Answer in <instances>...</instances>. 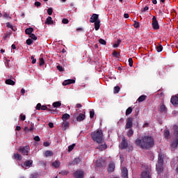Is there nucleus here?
<instances>
[{"mask_svg": "<svg viewBox=\"0 0 178 178\" xmlns=\"http://www.w3.org/2000/svg\"><path fill=\"white\" fill-rule=\"evenodd\" d=\"M44 63H45V61L44 60V58H40V63H39V65H40V66H42L43 65H44Z\"/></svg>", "mask_w": 178, "mask_h": 178, "instance_id": "13d9d810", "label": "nucleus"}, {"mask_svg": "<svg viewBox=\"0 0 178 178\" xmlns=\"http://www.w3.org/2000/svg\"><path fill=\"white\" fill-rule=\"evenodd\" d=\"M92 139L93 141H96L98 144L102 143V140L104 135L102 134V130H97L91 134Z\"/></svg>", "mask_w": 178, "mask_h": 178, "instance_id": "7ed1b4c3", "label": "nucleus"}, {"mask_svg": "<svg viewBox=\"0 0 178 178\" xmlns=\"http://www.w3.org/2000/svg\"><path fill=\"white\" fill-rule=\"evenodd\" d=\"M96 166H97V168H102V161L97 160L96 161Z\"/></svg>", "mask_w": 178, "mask_h": 178, "instance_id": "e433bc0d", "label": "nucleus"}, {"mask_svg": "<svg viewBox=\"0 0 178 178\" xmlns=\"http://www.w3.org/2000/svg\"><path fill=\"white\" fill-rule=\"evenodd\" d=\"M35 6H37V8L41 6V3L40 1L35 2Z\"/></svg>", "mask_w": 178, "mask_h": 178, "instance_id": "69168bd1", "label": "nucleus"}, {"mask_svg": "<svg viewBox=\"0 0 178 178\" xmlns=\"http://www.w3.org/2000/svg\"><path fill=\"white\" fill-rule=\"evenodd\" d=\"M52 166H54V168H59L60 166V161H55L52 163Z\"/></svg>", "mask_w": 178, "mask_h": 178, "instance_id": "c756f323", "label": "nucleus"}, {"mask_svg": "<svg viewBox=\"0 0 178 178\" xmlns=\"http://www.w3.org/2000/svg\"><path fill=\"white\" fill-rule=\"evenodd\" d=\"M134 26L135 29H138V27H140V22L134 21Z\"/></svg>", "mask_w": 178, "mask_h": 178, "instance_id": "a18cd8bd", "label": "nucleus"}, {"mask_svg": "<svg viewBox=\"0 0 178 178\" xmlns=\"http://www.w3.org/2000/svg\"><path fill=\"white\" fill-rule=\"evenodd\" d=\"M76 80L74 79H67L63 82V86H69V84H74Z\"/></svg>", "mask_w": 178, "mask_h": 178, "instance_id": "ddd939ff", "label": "nucleus"}, {"mask_svg": "<svg viewBox=\"0 0 178 178\" xmlns=\"http://www.w3.org/2000/svg\"><path fill=\"white\" fill-rule=\"evenodd\" d=\"M31 165H33V160H28V161H25V163L24 164H22L21 166L22 168H24L25 166L26 168H30V166H31Z\"/></svg>", "mask_w": 178, "mask_h": 178, "instance_id": "4468645a", "label": "nucleus"}, {"mask_svg": "<svg viewBox=\"0 0 178 178\" xmlns=\"http://www.w3.org/2000/svg\"><path fill=\"white\" fill-rule=\"evenodd\" d=\"M148 9H149V8L148 6H145L142 10V13H144V12H147V10H148Z\"/></svg>", "mask_w": 178, "mask_h": 178, "instance_id": "680f3d73", "label": "nucleus"}, {"mask_svg": "<svg viewBox=\"0 0 178 178\" xmlns=\"http://www.w3.org/2000/svg\"><path fill=\"white\" fill-rule=\"evenodd\" d=\"M13 159H16L17 161H22V159H23V156H22V155L18 153H15L13 156Z\"/></svg>", "mask_w": 178, "mask_h": 178, "instance_id": "a211bd4d", "label": "nucleus"}, {"mask_svg": "<svg viewBox=\"0 0 178 178\" xmlns=\"http://www.w3.org/2000/svg\"><path fill=\"white\" fill-rule=\"evenodd\" d=\"M95 115V112H94V111H91L90 112V119H92V118H94Z\"/></svg>", "mask_w": 178, "mask_h": 178, "instance_id": "4d7b16f0", "label": "nucleus"}, {"mask_svg": "<svg viewBox=\"0 0 178 178\" xmlns=\"http://www.w3.org/2000/svg\"><path fill=\"white\" fill-rule=\"evenodd\" d=\"M57 69L59 72H63V67L60 65H57Z\"/></svg>", "mask_w": 178, "mask_h": 178, "instance_id": "bf43d9fd", "label": "nucleus"}, {"mask_svg": "<svg viewBox=\"0 0 178 178\" xmlns=\"http://www.w3.org/2000/svg\"><path fill=\"white\" fill-rule=\"evenodd\" d=\"M29 37L30 38H31V40L37 41V37L35 36V35H34V33H31Z\"/></svg>", "mask_w": 178, "mask_h": 178, "instance_id": "c03bdc74", "label": "nucleus"}, {"mask_svg": "<svg viewBox=\"0 0 178 178\" xmlns=\"http://www.w3.org/2000/svg\"><path fill=\"white\" fill-rule=\"evenodd\" d=\"M76 147V144L73 143L72 145H70L68 147V152H72V151H73V149H74V147Z\"/></svg>", "mask_w": 178, "mask_h": 178, "instance_id": "72a5a7b5", "label": "nucleus"}, {"mask_svg": "<svg viewBox=\"0 0 178 178\" xmlns=\"http://www.w3.org/2000/svg\"><path fill=\"white\" fill-rule=\"evenodd\" d=\"M70 123L67 121H64V122H63L62 124V127H63V130H66L67 129H69V126H70Z\"/></svg>", "mask_w": 178, "mask_h": 178, "instance_id": "aec40b11", "label": "nucleus"}, {"mask_svg": "<svg viewBox=\"0 0 178 178\" xmlns=\"http://www.w3.org/2000/svg\"><path fill=\"white\" fill-rule=\"evenodd\" d=\"M163 136L165 138L169 140V138H170V131L168 129H165L163 131Z\"/></svg>", "mask_w": 178, "mask_h": 178, "instance_id": "dca6fc26", "label": "nucleus"}, {"mask_svg": "<svg viewBox=\"0 0 178 178\" xmlns=\"http://www.w3.org/2000/svg\"><path fill=\"white\" fill-rule=\"evenodd\" d=\"M133 112V108L131 107H129L126 111V116H129Z\"/></svg>", "mask_w": 178, "mask_h": 178, "instance_id": "4c0bfd02", "label": "nucleus"}, {"mask_svg": "<svg viewBox=\"0 0 178 178\" xmlns=\"http://www.w3.org/2000/svg\"><path fill=\"white\" fill-rule=\"evenodd\" d=\"M26 44H27V45H31V44H33V40H31V39H27L26 40Z\"/></svg>", "mask_w": 178, "mask_h": 178, "instance_id": "864d4df0", "label": "nucleus"}, {"mask_svg": "<svg viewBox=\"0 0 178 178\" xmlns=\"http://www.w3.org/2000/svg\"><path fill=\"white\" fill-rule=\"evenodd\" d=\"M145 99H147V95H143L138 97V102H144Z\"/></svg>", "mask_w": 178, "mask_h": 178, "instance_id": "393cba45", "label": "nucleus"}, {"mask_svg": "<svg viewBox=\"0 0 178 178\" xmlns=\"http://www.w3.org/2000/svg\"><path fill=\"white\" fill-rule=\"evenodd\" d=\"M42 111H47V112H54V111L52 109L48 108V107H47V106H42L41 108Z\"/></svg>", "mask_w": 178, "mask_h": 178, "instance_id": "7c9ffc66", "label": "nucleus"}, {"mask_svg": "<svg viewBox=\"0 0 178 178\" xmlns=\"http://www.w3.org/2000/svg\"><path fill=\"white\" fill-rule=\"evenodd\" d=\"M99 42L102 45H106V41L105 40L102 39V38L99 40Z\"/></svg>", "mask_w": 178, "mask_h": 178, "instance_id": "a19ab883", "label": "nucleus"}, {"mask_svg": "<svg viewBox=\"0 0 178 178\" xmlns=\"http://www.w3.org/2000/svg\"><path fill=\"white\" fill-rule=\"evenodd\" d=\"M113 56H115V58H118V56H120V54L119 53H118V51H114L113 52Z\"/></svg>", "mask_w": 178, "mask_h": 178, "instance_id": "8fccbe9b", "label": "nucleus"}, {"mask_svg": "<svg viewBox=\"0 0 178 178\" xmlns=\"http://www.w3.org/2000/svg\"><path fill=\"white\" fill-rule=\"evenodd\" d=\"M19 152L22 154V155H29V153L30 152V147L25 146L24 147H20L19 149Z\"/></svg>", "mask_w": 178, "mask_h": 178, "instance_id": "20e7f679", "label": "nucleus"}, {"mask_svg": "<svg viewBox=\"0 0 178 178\" xmlns=\"http://www.w3.org/2000/svg\"><path fill=\"white\" fill-rule=\"evenodd\" d=\"M95 23V30L96 31H98V30H99V27H101V21H96V22Z\"/></svg>", "mask_w": 178, "mask_h": 178, "instance_id": "4be33fe9", "label": "nucleus"}, {"mask_svg": "<svg viewBox=\"0 0 178 178\" xmlns=\"http://www.w3.org/2000/svg\"><path fill=\"white\" fill-rule=\"evenodd\" d=\"M170 102L172 105H178V95L172 96Z\"/></svg>", "mask_w": 178, "mask_h": 178, "instance_id": "f8f14e48", "label": "nucleus"}, {"mask_svg": "<svg viewBox=\"0 0 178 178\" xmlns=\"http://www.w3.org/2000/svg\"><path fill=\"white\" fill-rule=\"evenodd\" d=\"M160 112H166V106H165V104H161L160 106Z\"/></svg>", "mask_w": 178, "mask_h": 178, "instance_id": "c9c22d12", "label": "nucleus"}, {"mask_svg": "<svg viewBox=\"0 0 178 178\" xmlns=\"http://www.w3.org/2000/svg\"><path fill=\"white\" fill-rule=\"evenodd\" d=\"M6 26H7V27H8V29H13V25L11 24L10 23H9V22H8L6 24Z\"/></svg>", "mask_w": 178, "mask_h": 178, "instance_id": "0e129e2a", "label": "nucleus"}, {"mask_svg": "<svg viewBox=\"0 0 178 178\" xmlns=\"http://www.w3.org/2000/svg\"><path fill=\"white\" fill-rule=\"evenodd\" d=\"M174 136L175 137L178 136V126L177 125H174Z\"/></svg>", "mask_w": 178, "mask_h": 178, "instance_id": "c85d7f7f", "label": "nucleus"}, {"mask_svg": "<svg viewBox=\"0 0 178 178\" xmlns=\"http://www.w3.org/2000/svg\"><path fill=\"white\" fill-rule=\"evenodd\" d=\"M40 176V175L38 172H33L31 175V178H37Z\"/></svg>", "mask_w": 178, "mask_h": 178, "instance_id": "37998d69", "label": "nucleus"}, {"mask_svg": "<svg viewBox=\"0 0 178 178\" xmlns=\"http://www.w3.org/2000/svg\"><path fill=\"white\" fill-rule=\"evenodd\" d=\"M129 147V143H127V140H126V138L124 137L122 139V142L119 145V147L121 149H126V148H127Z\"/></svg>", "mask_w": 178, "mask_h": 178, "instance_id": "39448f33", "label": "nucleus"}, {"mask_svg": "<svg viewBox=\"0 0 178 178\" xmlns=\"http://www.w3.org/2000/svg\"><path fill=\"white\" fill-rule=\"evenodd\" d=\"M177 145H178V139L176 138L175 140H173V142L171 144V147L172 148H177Z\"/></svg>", "mask_w": 178, "mask_h": 178, "instance_id": "bb28decb", "label": "nucleus"}, {"mask_svg": "<svg viewBox=\"0 0 178 178\" xmlns=\"http://www.w3.org/2000/svg\"><path fill=\"white\" fill-rule=\"evenodd\" d=\"M33 130H34V124L31 122L30 124L29 131H33Z\"/></svg>", "mask_w": 178, "mask_h": 178, "instance_id": "6e6d98bb", "label": "nucleus"}, {"mask_svg": "<svg viewBox=\"0 0 178 178\" xmlns=\"http://www.w3.org/2000/svg\"><path fill=\"white\" fill-rule=\"evenodd\" d=\"M163 49V47L161 44L156 47L157 52H162Z\"/></svg>", "mask_w": 178, "mask_h": 178, "instance_id": "79ce46f5", "label": "nucleus"}, {"mask_svg": "<svg viewBox=\"0 0 178 178\" xmlns=\"http://www.w3.org/2000/svg\"><path fill=\"white\" fill-rule=\"evenodd\" d=\"M106 148H108L106 144L100 145L98 147V149H99V151H104V149H106Z\"/></svg>", "mask_w": 178, "mask_h": 178, "instance_id": "cd10ccee", "label": "nucleus"}, {"mask_svg": "<svg viewBox=\"0 0 178 178\" xmlns=\"http://www.w3.org/2000/svg\"><path fill=\"white\" fill-rule=\"evenodd\" d=\"M99 15L97 14H92L90 19V23H95L99 21Z\"/></svg>", "mask_w": 178, "mask_h": 178, "instance_id": "1a4fd4ad", "label": "nucleus"}, {"mask_svg": "<svg viewBox=\"0 0 178 178\" xmlns=\"http://www.w3.org/2000/svg\"><path fill=\"white\" fill-rule=\"evenodd\" d=\"M3 16V17H5V19H8V17H10L9 14H8L6 13H4Z\"/></svg>", "mask_w": 178, "mask_h": 178, "instance_id": "338daca9", "label": "nucleus"}, {"mask_svg": "<svg viewBox=\"0 0 178 178\" xmlns=\"http://www.w3.org/2000/svg\"><path fill=\"white\" fill-rule=\"evenodd\" d=\"M68 174H69V172L66 170H63L60 172V175H62V176H66Z\"/></svg>", "mask_w": 178, "mask_h": 178, "instance_id": "09e8293b", "label": "nucleus"}, {"mask_svg": "<svg viewBox=\"0 0 178 178\" xmlns=\"http://www.w3.org/2000/svg\"><path fill=\"white\" fill-rule=\"evenodd\" d=\"M61 119L63 122H67L66 120H69L70 119V115L67 113H65L63 115Z\"/></svg>", "mask_w": 178, "mask_h": 178, "instance_id": "412c9836", "label": "nucleus"}, {"mask_svg": "<svg viewBox=\"0 0 178 178\" xmlns=\"http://www.w3.org/2000/svg\"><path fill=\"white\" fill-rule=\"evenodd\" d=\"M133 134H134V131L133 130V129L130 128L127 132V136L128 137H131Z\"/></svg>", "mask_w": 178, "mask_h": 178, "instance_id": "f704fd0d", "label": "nucleus"}, {"mask_svg": "<svg viewBox=\"0 0 178 178\" xmlns=\"http://www.w3.org/2000/svg\"><path fill=\"white\" fill-rule=\"evenodd\" d=\"M131 127H133V118H129L125 124V130H127V129H131Z\"/></svg>", "mask_w": 178, "mask_h": 178, "instance_id": "6e6552de", "label": "nucleus"}, {"mask_svg": "<svg viewBox=\"0 0 178 178\" xmlns=\"http://www.w3.org/2000/svg\"><path fill=\"white\" fill-rule=\"evenodd\" d=\"M80 162H81L80 158H75L72 161L70 162V165H78V163H80Z\"/></svg>", "mask_w": 178, "mask_h": 178, "instance_id": "f3484780", "label": "nucleus"}, {"mask_svg": "<svg viewBox=\"0 0 178 178\" xmlns=\"http://www.w3.org/2000/svg\"><path fill=\"white\" fill-rule=\"evenodd\" d=\"M165 159V154L159 153L158 156L157 163L156 164V170L158 175H161L163 172V162Z\"/></svg>", "mask_w": 178, "mask_h": 178, "instance_id": "f03ea898", "label": "nucleus"}, {"mask_svg": "<svg viewBox=\"0 0 178 178\" xmlns=\"http://www.w3.org/2000/svg\"><path fill=\"white\" fill-rule=\"evenodd\" d=\"M31 59L32 60V64L34 65V63H35V62H37V60L35 58H34V56H32L31 57Z\"/></svg>", "mask_w": 178, "mask_h": 178, "instance_id": "e2e57ef3", "label": "nucleus"}, {"mask_svg": "<svg viewBox=\"0 0 178 178\" xmlns=\"http://www.w3.org/2000/svg\"><path fill=\"white\" fill-rule=\"evenodd\" d=\"M120 42H122V40L119 39L117 42L113 44L114 48H118L119 45H120Z\"/></svg>", "mask_w": 178, "mask_h": 178, "instance_id": "58836bf2", "label": "nucleus"}, {"mask_svg": "<svg viewBox=\"0 0 178 178\" xmlns=\"http://www.w3.org/2000/svg\"><path fill=\"white\" fill-rule=\"evenodd\" d=\"M20 120H22V122H24V120H26V115L21 114L20 115Z\"/></svg>", "mask_w": 178, "mask_h": 178, "instance_id": "5fc2aeb1", "label": "nucleus"}, {"mask_svg": "<svg viewBox=\"0 0 178 178\" xmlns=\"http://www.w3.org/2000/svg\"><path fill=\"white\" fill-rule=\"evenodd\" d=\"M5 83L6 84H8V86H15V84H16V82L12 79H6Z\"/></svg>", "mask_w": 178, "mask_h": 178, "instance_id": "5701e85b", "label": "nucleus"}, {"mask_svg": "<svg viewBox=\"0 0 178 178\" xmlns=\"http://www.w3.org/2000/svg\"><path fill=\"white\" fill-rule=\"evenodd\" d=\"M136 144L138 147L142 148V149H151L155 145V140L152 136H146L141 137V138H137L136 140Z\"/></svg>", "mask_w": 178, "mask_h": 178, "instance_id": "f257e3e1", "label": "nucleus"}, {"mask_svg": "<svg viewBox=\"0 0 178 178\" xmlns=\"http://www.w3.org/2000/svg\"><path fill=\"white\" fill-rule=\"evenodd\" d=\"M114 171H115V163H111L108 166V173H111Z\"/></svg>", "mask_w": 178, "mask_h": 178, "instance_id": "2eb2a0df", "label": "nucleus"}, {"mask_svg": "<svg viewBox=\"0 0 178 178\" xmlns=\"http://www.w3.org/2000/svg\"><path fill=\"white\" fill-rule=\"evenodd\" d=\"M122 177L123 178H129V170L127 168L123 167L122 170Z\"/></svg>", "mask_w": 178, "mask_h": 178, "instance_id": "9b49d317", "label": "nucleus"}, {"mask_svg": "<svg viewBox=\"0 0 178 178\" xmlns=\"http://www.w3.org/2000/svg\"><path fill=\"white\" fill-rule=\"evenodd\" d=\"M119 91H120V87L119 86L114 87V94H118Z\"/></svg>", "mask_w": 178, "mask_h": 178, "instance_id": "ea45409f", "label": "nucleus"}, {"mask_svg": "<svg viewBox=\"0 0 178 178\" xmlns=\"http://www.w3.org/2000/svg\"><path fill=\"white\" fill-rule=\"evenodd\" d=\"M152 26L154 30H159V24L158 23V20L156 19V17L155 16L152 17Z\"/></svg>", "mask_w": 178, "mask_h": 178, "instance_id": "0eeeda50", "label": "nucleus"}, {"mask_svg": "<svg viewBox=\"0 0 178 178\" xmlns=\"http://www.w3.org/2000/svg\"><path fill=\"white\" fill-rule=\"evenodd\" d=\"M33 140H35V141H40V136H35V137H34V138H33Z\"/></svg>", "mask_w": 178, "mask_h": 178, "instance_id": "052dcab7", "label": "nucleus"}, {"mask_svg": "<svg viewBox=\"0 0 178 178\" xmlns=\"http://www.w3.org/2000/svg\"><path fill=\"white\" fill-rule=\"evenodd\" d=\"M41 108H42V106H41V103H38L36 106L37 111H41Z\"/></svg>", "mask_w": 178, "mask_h": 178, "instance_id": "603ef678", "label": "nucleus"}, {"mask_svg": "<svg viewBox=\"0 0 178 178\" xmlns=\"http://www.w3.org/2000/svg\"><path fill=\"white\" fill-rule=\"evenodd\" d=\"M53 12H54V9H52V8H49L47 10V13H48L49 16H51V15H52Z\"/></svg>", "mask_w": 178, "mask_h": 178, "instance_id": "49530a36", "label": "nucleus"}, {"mask_svg": "<svg viewBox=\"0 0 178 178\" xmlns=\"http://www.w3.org/2000/svg\"><path fill=\"white\" fill-rule=\"evenodd\" d=\"M86 119V115L80 113L78 117H76L77 122H83Z\"/></svg>", "mask_w": 178, "mask_h": 178, "instance_id": "6ab92c4d", "label": "nucleus"}, {"mask_svg": "<svg viewBox=\"0 0 178 178\" xmlns=\"http://www.w3.org/2000/svg\"><path fill=\"white\" fill-rule=\"evenodd\" d=\"M74 176L75 178H84V172L82 170H76L74 172Z\"/></svg>", "mask_w": 178, "mask_h": 178, "instance_id": "9d476101", "label": "nucleus"}, {"mask_svg": "<svg viewBox=\"0 0 178 178\" xmlns=\"http://www.w3.org/2000/svg\"><path fill=\"white\" fill-rule=\"evenodd\" d=\"M62 23L63 24H67L69 23V19H66V18H63L62 20Z\"/></svg>", "mask_w": 178, "mask_h": 178, "instance_id": "3c124183", "label": "nucleus"}, {"mask_svg": "<svg viewBox=\"0 0 178 178\" xmlns=\"http://www.w3.org/2000/svg\"><path fill=\"white\" fill-rule=\"evenodd\" d=\"M9 35H10V33H6L5 36L3 37V40H6V38H8Z\"/></svg>", "mask_w": 178, "mask_h": 178, "instance_id": "774afa93", "label": "nucleus"}, {"mask_svg": "<svg viewBox=\"0 0 178 178\" xmlns=\"http://www.w3.org/2000/svg\"><path fill=\"white\" fill-rule=\"evenodd\" d=\"M128 62L130 67H133V58H129Z\"/></svg>", "mask_w": 178, "mask_h": 178, "instance_id": "de8ad7c7", "label": "nucleus"}, {"mask_svg": "<svg viewBox=\"0 0 178 178\" xmlns=\"http://www.w3.org/2000/svg\"><path fill=\"white\" fill-rule=\"evenodd\" d=\"M54 155V153L49 150H47L45 152H44V156L46 157L47 156H52Z\"/></svg>", "mask_w": 178, "mask_h": 178, "instance_id": "2f4dec72", "label": "nucleus"}, {"mask_svg": "<svg viewBox=\"0 0 178 178\" xmlns=\"http://www.w3.org/2000/svg\"><path fill=\"white\" fill-rule=\"evenodd\" d=\"M34 31V29L30 27V28H28L25 30V33L27 35H31V34H32L31 33H33Z\"/></svg>", "mask_w": 178, "mask_h": 178, "instance_id": "b1692460", "label": "nucleus"}, {"mask_svg": "<svg viewBox=\"0 0 178 178\" xmlns=\"http://www.w3.org/2000/svg\"><path fill=\"white\" fill-rule=\"evenodd\" d=\"M45 24H54V21L51 17H48L46 19Z\"/></svg>", "mask_w": 178, "mask_h": 178, "instance_id": "a878e982", "label": "nucleus"}, {"mask_svg": "<svg viewBox=\"0 0 178 178\" xmlns=\"http://www.w3.org/2000/svg\"><path fill=\"white\" fill-rule=\"evenodd\" d=\"M60 105H62V103H60V102H55L53 103L54 108H59Z\"/></svg>", "mask_w": 178, "mask_h": 178, "instance_id": "473e14b6", "label": "nucleus"}, {"mask_svg": "<svg viewBox=\"0 0 178 178\" xmlns=\"http://www.w3.org/2000/svg\"><path fill=\"white\" fill-rule=\"evenodd\" d=\"M140 178H152V176L149 173V170H144L140 174Z\"/></svg>", "mask_w": 178, "mask_h": 178, "instance_id": "423d86ee", "label": "nucleus"}]
</instances>
